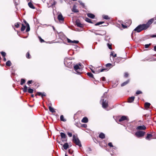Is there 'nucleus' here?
Instances as JSON below:
<instances>
[{"mask_svg":"<svg viewBox=\"0 0 156 156\" xmlns=\"http://www.w3.org/2000/svg\"><path fill=\"white\" fill-rule=\"evenodd\" d=\"M74 69L75 71L76 72L77 74H80L82 73L83 68L80 63L76 64L74 66Z\"/></svg>","mask_w":156,"mask_h":156,"instance_id":"1","label":"nucleus"},{"mask_svg":"<svg viewBox=\"0 0 156 156\" xmlns=\"http://www.w3.org/2000/svg\"><path fill=\"white\" fill-rule=\"evenodd\" d=\"M107 94V92H105L103 96L101 97V99L100 101V102L102 104V107H106L108 106V101L104 98H103L104 96Z\"/></svg>","mask_w":156,"mask_h":156,"instance_id":"2","label":"nucleus"},{"mask_svg":"<svg viewBox=\"0 0 156 156\" xmlns=\"http://www.w3.org/2000/svg\"><path fill=\"white\" fill-rule=\"evenodd\" d=\"M73 141L74 143L76 145H78L79 147H81L82 146L80 140L77 138V136L75 135H73Z\"/></svg>","mask_w":156,"mask_h":156,"instance_id":"3","label":"nucleus"},{"mask_svg":"<svg viewBox=\"0 0 156 156\" xmlns=\"http://www.w3.org/2000/svg\"><path fill=\"white\" fill-rule=\"evenodd\" d=\"M146 29L145 27L144 26V24L140 25L138 26L136 28H135L134 31H136L137 32L139 33L143 30Z\"/></svg>","mask_w":156,"mask_h":156,"instance_id":"4","label":"nucleus"},{"mask_svg":"<svg viewBox=\"0 0 156 156\" xmlns=\"http://www.w3.org/2000/svg\"><path fill=\"white\" fill-rule=\"evenodd\" d=\"M154 20V18H152L149 20L146 24H144V26L145 27L146 29H147L150 26Z\"/></svg>","mask_w":156,"mask_h":156,"instance_id":"5","label":"nucleus"},{"mask_svg":"<svg viewBox=\"0 0 156 156\" xmlns=\"http://www.w3.org/2000/svg\"><path fill=\"white\" fill-rule=\"evenodd\" d=\"M145 133V132L142 131H138L135 133V135L136 137H140L143 136Z\"/></svg>","mask_w":156,"mask_h":156,"instance_id":"6","label":"nucleus"},{"mask_svg":"<svg viewBox=\"0 0 156 156\" xmlns=\"http://www.w3.org/2000/svg\"><path fill=\"white\" fill-rule=\"evenodd\" d=\"M56 3V2L54 0H50L49 2H47L48 7L50 8L51 6L54 5Z\"/></svg>","mask_w":156,"mask_h":156,"instance_id":"7","label":"nucleus"},{"mask_svg":"<svg viewBox=\"0 0 156 156\" xmlns=\"http://www.w3.org/2000/svg\"><path fill=\"white\" fill-rule=\"evenodd\" d=\"M127 120V121H129V119L127 116L123 115L122 116V117L119 119V122H121L122 121H124V120Z\"/></svg>","mask_w":156,"mask_h":156,"instance_id":"8","label":"nucleus"},{"mask_svg":"<svg viewBox=\"0 0 156 156\" xmlns=\"http://www.w3.org/2000/svg\"><path fill=\"white\" fill-rule=\"evenodd\" d=\"M136 129L137 130H144L146 127L144 126L143 125L138 126Z\"/></svg>","mask_w":156,"mask_h":156,"instance_id":"9","label":"nucleus"},{"mask_svg":"<svg viewBox=\"0 0 156 156\" xmlns=\"http://www.w3.org/2000/svg\"><path fill=\"white\" fill-rule=\"evenodd\" d=\"M76 24L77 27L80 28H82L83 27V25L78 20H76Z\"/></svg>","mask_w":156,"mask_h":156,"instance_id":"10","label":"nucleus"},{"mask_svg":"<svg viewBox=\"0 0 156 156\" xmlns=\"http://www.w3.org/2000/svg\"><path fill=\"white\" fill-rule=\"evenodd\" d=\"M58 18L59 21H63L64 20V18L61 13L58 15Z\"/></svg>","mask_w":156,"mask_h":156,"instance_id":"11","label":"nucleus"},{"mask_svg":"<svg viewBox=\"0 0 156 156\" xmlns=\"http://www.w3.org/2000/svg\"><path fill=\"white\" fill-rule=\"evenodd\" d=\"M67 40L68 42V43H75L76 44H77L79 43V41H78L74 40V41H72L68 38H67Z\"/></svg>","mask_w":156,"mask_h":156,"instance_id":"12","label":"nucleus"},{"mask_svg":"<svg viewBox=\"0 0 156 156\" xmlns=\"http://www.w3.org/2000/svg\"><path fill=\"white\" fill-rule=\"evenodd\" d=\"M152 136H153L152 134L148 133L147 134V137H146V139L150 140L152 138Z\"/></svg>","mask_w":156,"mask_h":156,"instance_id":"13","label":"nucleus"},{"mask_svg":"<svg viewBox=\"0 0 156 156\" xmlns=\"http://www.w3.org/2000/svg\"><path fill=\"white\" fill-rule=\"evenodd\" d=\"M72 11L74 12H79L78 10L76 9V6L75 5L73 6Z\"/></svg>","mask_w":156,"mask_h":156,"instance_id":"14","label":"nucleus"},{"mask_svg":"<svg viewBox=\"0 0 156 156\" xmlns=\"http://www.w3.org/2000/svg\"><path fill=\"white\" fill-rule=\"evenodd\" d=\"M91 70L92 72L93 73H99L100 72H103L105 70H106V69H102L101 70L98 71V72L97 71H94L92 69H91Z\"/></svg>","mask_w":156,"mask_h":156,"instance_id":"15","label":"nucleus"},{"mask_svg":"<svg viewBox=\"0 0 156 156\" xmlns=\"http://www.w3.org/2000/svg\"><path fill=\"white\" fill-rule=\"evenodd\" d=\"M81 122L83 123H87L88 122V119L86 117H84L82 120Z\"/></svg>","mask_w":156,"mask_h":156,"instance_id":"16","label":"nucleus"},{"mask_svg":"<svg viewBox=\"0 0 156 156\" xmlns=\"http://www.w3.org/2000/svg\"><path fill=\"white\" fill-rule=\"evenodd\" d=\"M99 138L102 139H103L105 138V135L104 133H101L99 134Z\"/></svg>","mask_w":156,"mask_h":156,"instance_id":"17","label":"nucleus"},{"mask_svg":"<svg viewBox=\"0 0 156 156\" xmlns=\"http://www.w3.org/2000/svg\"><path fill=\"white\" fill-rule=\"evenodd\" d=\"M134 98L135 97L134 96L129 98L128 99V102L129 103L132 102L134 101Z\"/></svg>","mask_w":156,"mask_h":156,"instance_id":"18","label":"nucleus"},{"mask_svg":"<svg viewBox=\"0 0 156 156\" xmlns=\"http://www.w3.org/2000/svg\"><path fill=\"white\" fill-rule=\"evenodd\" d=\"M28 5L30 8L32 9H34L35 8L33 4L30 2L28 3Z\"/></svg>","mask_w":156,"mask_h":156,"instance_id":"19","label":"nucleus"},{"mask_svg":"<svg viewBox=\"0 0 156 156\" xmlns=\"http://www.w3.org/2000/svg\"><path fill=\"white\" fill-rule=\"evenodd\" d=\"M69 146L68 144V143H65L63 145V147L64 149L65 150H67L69 147Z\"/></svg>","mask_w":156,"mask_h":156,"instance_id":"20","label":"nucleus"},{"mask_svg":"<svg viewBox=\"0 0 156 156\" xmlns=\"http://www.w3.org/2000/svg\"><path fill=\"white\" fill-rule=\"evenodd\" d=\"M87 16L89 17L92 18V19L94 18L95 17V16L93 14H92L91 13H87Z\"/></svg>","mask_w":156,"mask_h":156,"instance_id":"21","label":"nucleus"},{"mask_svg":"<svg viewBox=\"0 0 156 156\" xmlns=\"http://www.w3.org/2000/svg\"><path fill=\"white\" fill-rule=\"evenodd\" d=\"M129 80H128L126 81L123 82V83H122L121 84V86L122 87H123V86H124L126 85L127 84H128L129 83Z\"/></svg>","mask_w":156,"mask_h":156,"instance_id":"22","label":"nucleus"},{"mask_svg":"<svg viewBox=\"0 0 156 156\" xmlns=\"http://www.w3.org/2000/svg\"><path fill=\"white\" fill-rule=\"evenodd\" d=\"M61 136L62 138L65 139L66 138V135L64 133L61 132L60 133Z\"/></svg>","mask_w":156,"mask_h":156,"instance_id":"23","label":"nucleus"},{"mask_svg":"<svg viewBox=\"0 0 156 156\" xmlns=\"http://www.w3.org/2000/svg\"><path fill=\"white\" fill-rule=\"evenodd\" d=\"M121 58H117L115 59V62L118 63L119 62L121 61Z\"/></svg>","mask_w":156,"mask_h":156,"instance_id":"24","label":"nucleus"},{"mask_svg":"<svg viewBox=\"0 0 156 156\" xmlns=\"http://www.w3.org/2000/svg\"><path fill=\"white\" fill-rule=\"evenodd\" d=\"M60 119L61 121H62L63 122H66V120L64 118L63 115H61L60 117Z\"/></svg>","mask_w":156,"mask_h":156,"instance_id":"25","label":"nucleus"},{"mask_svg":"<svg viewBox=\"0 0 156 156\" xmlns=\"http://www.w3.org/2000/svg\"><path fill=\"white\" fill-rule=\"evenodd\" d=\"M102 17L103 19L105 20H109L110 19L109 17L107 15H103Z\"/></svg>","mask_w":156,"mask_h":156,"instance_id":"26","label":"nucleus"},{"mask_svg":"<svg viewBox=\"0 0 156 156\" xmlns=\"http://www.w3.org/2000/svg\"><path fill=\"white\" fill-rule=\"evenodd\" d=\"M6 65L7 66H11V63L10 61H8L6 62Z\"/></svg>","mask_w":156,"mask_h":156,"instance_id":"27","label":"nucleus"},{"mask_svg":"<svg viewBox=\"0 0 156 156\" xmlns=\"http://www.w3.org/2000/svg\"><path fill=\"white\" fill-rule=\"evenodd\" d=\"M151 105L150 103L148 102H146L145 103L144 106L145 107H149Z\"/></svg>","mask_w":156,"mask_h":156,"instance_id":"28","label":"nucleus"},{"mask_svg":"<svg viewBox=\"0 0 156 156\" xmlns=\"http://www.w3.org/2000/svg\"><path fill=\"white\" fill-rule=\"evenodd\" d=\"M25 82V80L23 79H22L21 80V82L20 84L21 85H23Z\"/></svg>","mask_w":156,"mask_h":156,"instance_id":"29","label":"nucleus"},{"mask_svg":"<svg viewBox=\"0 0 156 156\" xmlns=\"http://www.w3.org/2000/svg\"><path fill=\"white\" fill-rule=\"evenodd\" d=\"M49 111L51 112L52 113H54L55 112V109H54V108H48Z\"/></svg>","mask_w":156,"mask_h":156,"instance_id":"30","label":"nucleus"},{"mask_svg":"<svg viewBox=\"0 0 156 156\" xmlns=\"http://www.w3.org/2000/svg\"><path fill=\"white\" fill-rule=\"evenodd\" d=\"M27 87L26 85H25L23 89V91L24 92H26L27 91Z\"/></svg>","mask_w":156,"mask_h":156,"instance_id":"31","label":"nucleus"},{"mask_svg":"<svg viewBox=\"0 0 156 156\" xmlns=\"http://www.w3.org/2000/svg\"><path fill=\"white\" fill-rule=\"evenodd\" d=\"M87 75L90 77L93 78V75L90 73H87Z\"/></svg>","mask_w":156,"mask_h":156,"instance_id":"32","label":"nucleus"},{"mask_svg":"<svg viewBox=\"0 0 156 156\" xmlns=\"http://www.w3.org/2000/svg\"><path fill=\"white\" fill-rule=\"evenodd\" d=\"M27 27L26 29V31L27 32L29 31V30H30V27L28 23H27Z\"/></svg>","mask_w":156,"mask_h":156,"instance_id":"33","label":"nucleus"},{"mask_svg":"<svg viewBox=\"0 0 156 156\" xmlns=\"http://www.w3.org/2000/svg\"><path fill=\"white\" fill-rule=\"evenodd\" d=\"M26 27L25 26H24V25L22 24V27L21 28V31H23L25 29Z\"/></svg>","mask_w":156,"mask_h":156,"instance_id":"34","label":"nucleus"},{"mask_svg":"<svg viewBox=\"0 0 156 156\" xmlns=\"http://www.w3.org/2000/svg\"><path fill=\"white\" fill-rule=\"evenodd\" d=\"M34 90L31 88H29L28 89V92L30 93H32L33 92Z\"/></svg>","mask_w":156,"mask_h":156,"instance_id":"35","label":"nucleus"},{"mask_svg":"<svg viewBox=\"0 0 156 156\" xmlns=\"http://www.w3.org/2000/svg\"><path fill=\"white\" fill-rule=\"evenodd\" d=\"M1 54L2 55V56L3 57H4L6 55V53L5 52H3V51H2L1 52Z\"/></svg>","mask_w":156,"mask_h":156,"instance_id":"36","label":"nucleus"},{"mask_svg":"<svg viewBox=\"0 0 156 156\" xmlns=\"http://www.w3.org/2000/svg\"><path fill=\"white\" fill-rule=\"evenodd\" d=\"M86 21L89 23H92L91 20L88 18H86L85 19Z\"/></svg>","mask_w":156,"mask_h":156,"instance_id":"37","label":"nucleus"},{"mask_svg":"<svg viewBox=\"0 0 156 156\" xmlns=\"http://www.w3.org/2000/svg\"><path fill=\"white\" fill-rule=\"evenodd\" d=\"M104 23V22H99L95 24V26H98Z\"/></svg>","mask_w":156,"mask_h":156,"instance_id":"38","label":"nucleus"},{"mask_svg":"<svg viewBox=\"0 0 156 156\" xmlns=\"http://www.w3.org/2000/svg\"><path fill=\"white\" fill-rule=\"evenodd\" d=\"M26 57L27 58H30V55L28 52L26 55Z\"/></svg>","mask_w":156,"mask_h":156,"instance_id":"39","label":"nucleus"},{"mask_svg":"<svg viewBox=\"0 0 156 156\" xmlns=\"http://www.w3.org/2000/svg\"><path fill=\"white\" fill-rule=\"evenodd\" d=\"M142 91H141L140 90H137L136 92V94H142Z\"/></svg>","mask_w":156,"mask_h":156,"instance_id":"40","label":"nucleus"},{"mask_svg":"<svg viewBox=\"0 0 156 156\" xmlns=\"http://www.w3.org/2000/svg\"><path fill=\"white\" fill-rule=\"evenodd\" d=\"M39 37V40L41 42H43L44 41V40H43V39H42L41 37Z\"/></svg>","mask_w":156,"mask_h":156,"instance_id":"41","label":"nucleus"},{"mask_svg":"<svg viewBox=\"0 0 156 156\" xmlns=\"http://www.w3.org/2000/svg\"><path fill=\"white\" fill-rule=\"evenodd\" d=\"M15 26L17 28H18L19 27V24L18 23H15Z\"/></svg>","mask_w":156,"mask_h":156,"instance_id":"42","label":"nucleus"},{"mask_svg":"<svg viewBox=\"0 0 156 156\" xmlns=\"http://www.w3.org/2000/svg\"><path fill=\"white\" fill-rule=\"evenodd\" d=\"M67 134L69 137H71L72 136V134L71 133L68 132Z\"/></svg>","mask_w":156,"mask_h":156,"instance_id":"43","label":"nucleus"},{"mask_svg":"<svg viewBox=\"0 0 156 156\" xmlns=\"http://www.w3.org/2000/svg\"><path fill=\"white\" fill-rule=\"evenodd\" d=\"M108 145L110 147H113V145L112 143L111 142L109 143L108 144Z\"/></svg>","mask_w":156,"mask_h":156,"instance_id":"44","label":"nucleus"},{"mask_svg":"<svg viewBox=\"0 0 156 156\" xmlns=\"http://www.w3.org/2000/svg\"><path fill=\"white\" fill-rule=\"evenodd\" d=\"M151 45V44H146L145 45V47L146 48H148L149 46Z\"/></svg>","mask_w":156,"mask_h":156,"instance_id":"45","label":"nucleus"},{"mask_svg":"<svg viewBox=\"0 0 156 156\" xmlns=\"http://www.w3.org/2000/svg\"><path fill=\"white\" fill-rule=\"evenodd\" d=\"M79 2L80 3V4L83 6H84V4L81 1H79Z\"/></svg>","mask_w":156,"mask_h":156,"instance_id":"46","label":"nucleus"},{"mask_svg":"<svg viewBox=\"0 0 156 156\" xmlns=\"http://www.w3.org/2000/svg\"><path fill=\"white\" fill-rule=\"evenodd\" d=\"M45 96H46V94L45 93L43 92V93H42L41 97L42 98H43V97Z\"/></svg>","mask_w":156,"mask_h":156,"instance_id":"47","label":"nucleus"},{"mask_svg":"<svg viewBox=\"0 0 156 156\" xmlns=\"http://www.w3.org/2000/svg\"><path fill=\"white\" fill-rule=\"evenodd\" d=\"M32 80H29L28 81V82H27V83L28 84H30L32 83Z\"/></svg>","mask_w":156,"mask_h":156,"instance_id":"48","label":"nucleus"},{"mask_svg":"<svg viewBox=\"0 0 156 156\" xmlns=\"http://www.w3.org/2000/svg\"><path fill=\"white\" fill-rule=\"evenodd\" d=\"M42 93L40 92H37V95L41 96Z\"/></svg>","mask_w":156,"mask_h":156,"instance_id":"49","label":"nucleus"},{"mask_svg":"<svg viewBox=\"0 0 156 156\" xmlns=\"http://www.w3.org/2000/svg\"><path fill=\"white\" fill-rule=\"evenodd\" d=\"M108 48H109V49H112V46H111V44H108Z\"/></svg>","mask_w":156,"mask_h":156,"instance_id":"50","label":"nucleus"},{"mask_svg":"<svg viewBox=\"0 0 156 156\" xmlns=\"http://www.w3.org/2000/svg\"><path fill=\"white\" fill-rule=\"evenodd\" d=\"M112 65V64L111 63H108L106 65V66L107 67H109Z\"/></svg>","mask_w":156,"mask_h":156,"instance_id":"51","label":"nucleus"},{"mask_svg":"<svg viewBox=\"0 0 156 156\" xmlns=\"http://www.w3.org/2000/svg\"><path fill=\"white\" fill-rule=\"evenodd\" d=\"M128 76V74L127 73H125L124 76L125 77H127Z\"/></svg>","mask_w":156,"mask_h":156,"instance_id":"52","label":"nucleus"},{"mask_svg":"<svg viewBox=\"0 0 156 156\" xmlns=\"http://www.w3.org/2000/svg\"><path fill=\"white\" fill-rule=\"evenodd\" d=\"M75 125L78 127H79V124L78 122L75 123Z\"/></svg>","mask_w":156,"mask_h":156,"instance_id":"53","label":"nucleus"},{"mask_svg":"<svg viewBox=\"0 0 156 156\" xmlns=\"http://www.w3.org/2000/svg\"><path fill=\"white\" fill-rule=\"evenodd\" d=\"M122 27L123 28H126L127 27V26H126V25H123V24H122Z\"/></svg>","mask_w":156,"mask_h":156,"instance_id":"54","label":"nucleus"},{"mask_svg":"<svg viewBox=\"0 0 156 156\" xmlns=\"http://www.w3.org/2000/svg\"><path fill=\"white\" fill-rule=\"evenodd\" d=\"M105 78L104 77H103L101 78V80L102 81H105Z\"/></svg>","mask_w":156,"mask_h":156,"instance_id":"55","label":"nucleus"},{"mask_svg":"<svg viewBox=\"0 0 156 156\" xmlns=\"http://www.w3.org/2000/svg\"><path fill=\"white\" fill-rule=\"evenodd\" d=\"M151 37H156V35H151Z\"/></svg>","mask_w":156,"mask_h":156,"instance_id":"56","label":"nucleus"},{"mask_svg":"<svg viewBox=\"0 0 156 156\" xmlns=\"http://www.w3.org/2000/svg\"><path fill=\"white\" fill-rule=\"evenodd\" d=\"M105 110H107V111H108V110H109L110 109V108H104Z\"/></svg>","mask_w":156,"mask_h":156,"instance_id":"57","label":"nucleus"},{"mask_svg":"<svg viewBox=\"0 0 156 156\" xmlns=\"http://www.w3.org/2000/svg\"><path fill=\"white\" fill-rule=\"evenodd\" d=\"M67 60V58H65V59H64V63L65 65H66V60Z\"/></svg>","mask_w":156,"mask_h":156,"instance_id":"58","label":"nucleus"},{"mask_svg":"<svg viewBox=\"0 0 156 156\" xmlns=\"http://www.w3.org/2000/svg\"><path fill=\"white\" fill-rule=\"evenodd\" d=\"M114 52L113 51L111 52V54H110V55H111V56H113V55H114Z\"/></svg>","mask_w":156,"mask_h":156,"instance_id":"59","label":"nucleus"},{"mask_svg":"<svg viewBox=\"0 0 156 156\" xmlns=\"http://www.w3.org/2000/svg\"><path fill=\"white\" fill-rule=\"evenodd\" d=\"M82 126L83 127H85V128H86L87 126V125L86 124H83V125H82Z\"/></svg>","mask_w":156,"mask_h":156,"instance_id":"60","label":"nucleus"},{"mask_svg":"<svg viewBox=\"0 0 156 156\" xmlns=\"http://www.w3.org/2000/svg\"><path fill=\"white\" fill-rule=\"evenodd\" d=\"M116 56V54H115V55H114L113 56L112 58L113 59V58L115 57Z\"/></svg>","mask_w":156,"mask_h":156,"instance_id":"61","label":"nucleus"},{"mask_svg":"<svg viewBox=\"0 0 156 156\" xmlns=\"http://www.w3.org/2000/svg\"><path fill=\"white\" fill-rule=\"evenodd\" d=\"M154 50L156 51V46H155L154 47Z\"/></svg>","mask_w":156,"mask_h":156,"instance_id":"62","label":"nucleus"},{"mask_svg":"<svg viewBox=\"0 0 156 156\" xmlns=\"http://www.w3.org/2000/svg\"><path fill=\"white\" fill-rule=\"evenodd\" d=\"M3 60L4 61H6V58H5V57H4Z\"/></svg>","mask_w":156,"mask_h":156,"instance_id":"63","label":"nucleus"},{"mask_svg":"<svg viewBox=\"0 0 156 156\" xmlns=\"http://www.w3.org/2000/svg\"><path fill=\"white\" fill-rule=\"evenodd\" d=\"M95 33V34L96 35H101V34H98V33Z\"/></svg>","mask_w":156,"mask_h":156,"instance_id":"64","label":"nucleus"}]
</instances>
